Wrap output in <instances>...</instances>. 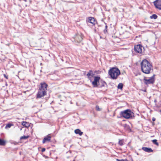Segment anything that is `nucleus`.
<instances>
[{
  "instance_id": "nucleus-1",
  "label": "nucleus",
  "mask_w": 161,
  "mask_h": 161,
  "mask_svg": "<svg viewBox=\"0 0 161 161\" xmlns=\"http://www.w3.org/2000/svg\"><path fill=\"white\" fill-rule=\"evenodd\" d=\"M142 71L146 74H149L153 70V66L149 62L147 59L142 60L141 63Z\"/></svg>"
},
{
  "instance_id": "nucleus-2",
  "label": "nucleus",
  "mask_w": 161,
  "mask_h": 161,
  "mask_svg": "<svg viewBox=\"0 0 161 161\" xmlns=\"http://www.w3.org/2000/svg\"><path fill=\"white\" fill-rule=\"evenodd\" d=\"M40 86L39 87V90L37 94V97L41 98L46 95L47 90V85L44 82L40 83Z\"/></svg>"
},
{
  "instance_id": "nucleus-3",
  "label": "nucleus",
  "mask_w": 161,
  "mask_h": 161,
  "mask_svg": "<svg viewBox=\"0 0 161 161\" xmlns=\"http://www.w3.org/2000/svg\"><path fill=\"white\" fill-rule=\"evenodd\" d=\"M109 75L112 79L115 80L117 79L120 74L119 69L117 68H113L108 71Z\"/></svg>"
},
{
  "instance_id": "nucleus-4",
  "label": "nucleus",
  "mask_w": 161,
  "mask_h": 161,
  "mask_svg": "<svg viewBox=\"0 0 161 161\" xmlns=\"http://www.w3.org/2000/svg\"><path fill=\"white\" fill-rule=\"evenodd\" d=\"M120 114L121 116L125 119H129L132 117L134 113L130 110L127 109L120 112Z\"/></svg>"
},
{
  "instance_id": "nucleus-5",
  "label": "nucleus",
  "mask_w": 161,
  "mask_h": 161,
  "mask_svg": "<svg viewBox=\"0 0 161 161\" xmlns=\"http://www.w3.org/2000/svg\"><path fill=\"white\" fill-rule=\"evenodd\" d=\"M155 75H153L152 76L147 79V78L145 77L143 80L144 83L146 85L150 84H153L155 82Z\"/></svg>"
},
{
  "instance_id": "nucleus-6",
  "label": "nucleus",
  "mask_w": 161,
  "mask_h": 161,
  "mask_svg": "<svg viewBox=\"0 0 161 161\" xmlns=\"http://www.w3.org/2000/svg\"><path fill=\"white\" fill-rule=\"evenodd\" d=\"M82 37V34L80 33L76 34L74 37L75 42L78 43L80 42L83 39Z\"/></svg>"
},
{
  "instance_id": "nucleus-7",
  "label": "nucleus",
  "mask_w": 161,
  "mask_h": 161,
  "mask_svg": "<svg viewBox=\"0 0 161 161\" xmlns=\"http://www.w3.org/2000/svg\"><path fill=\"white\" fill-rule=\"evenodd\" d=\"M94 80L92 82V84L94 87H97L99 86V85L97 84L99 81L100 79V77L98 76H94Z\"/></svg>"
},
{
  "instance_id": "nucleus-8",
  "label": "nucleus",
  "mask_w": 161,
  "mask_h": 161,
  "mask_svg": "<svg viewBox=\"0 0 161 161\" xmlns=\"http://www.w3.org/2000/svg\"><path fill=\"white\" fill-rule=\"evenodd\" d=\"M144 47L141 45H138L135 46L134 50L136 52L141 53H142Z\"/></svg>"
},
{
  "instance_id": "nucleus-9",
  "label": "nucleus",
  "mask_w": 161,
  "mask_h": 161,
  "mask_svg": "<svg viewBox=\"0 0 161 161\" xmlns=\"http://www.w3.org/2000/svg\"><path fill=\"white\" fill-rule=\"evenodd\" d=\"M51 137L50 134H48L47 136H45L44 138L43 141V143H45L46 142H50Z\"/></svg>"
},
{
  "instance_id": "nucleus-10",
  "label": "nucleus",
  "mask_w": 161,
  "mask_h": 161,
  "mask_svg": "<svg viewBox=\"0 0 161 161\" xmlns=\"http://www.w3.org/2000/svg\"><path fill=\"white\" fill-rule=\"evenodd\" d=\"M154 4L157 8L161 10V0L156 1L154 2Z\"/></svg>"
},
{
  "instance_id": "nucleus-11",
  "label": "nucleus",
  "mask_w": 161,
  "mask_h": 161,
  "mask_svg": "<svg viewBox=\"0 0 161 161\" xmlns=\"http://www.w3.org/2000/svg\"><path fill=\"white\" fill-rule=\"evenodd\" d=\"M142 149L146 152L148 153H150L153 152V150L150 148H148L146 147H143L142 148Z\"/></svg>"
},
{
  "instance_id": "nucleus-12",
  "label": "nucleus",
  "mask_w": 161,
  "mask_h": 161,
  "mask_svg": "<svg viewBox=\"0 0 161 161\" xmlns=\"http://www.w3.org/2000/svg\"><path fill=\"white\" fill-rule=\"evenodd\" d=\"M88 22L93 24V25H95L96 22L94 18L92 17H89L88 19Z\"/></svg>"
},
{
  "instance_id": "nucleus-13",
  "label": "nucleus",
  "mask_w": 161,
  "mask_h": 161,
  "mask_svg": "<svg viewBox=\"0 0 161 161\" xmlns=\"http://www.w3.org/2000/svg\"><path fill=\"white\" fill-rule=\"evenodd\" d=\"M75 132L76 134H78L80 136H81L83 134V132H81L80 130L79 129H77L75 130Z\"/></svg>"
},
{
  "instance_id": "nucleus-14",
  "label": "nucleus",
  "mask_w": 161,
  "mask_h": 161,
  "mask_svg": "<svg viewBox=\"0 0 161 161\" xmlns=\"http://www.w3.org/2000/svg\"><path fill=\"white\" fill-rule=\"evenodd\" d=\"M22 125L25 127H28L29 125V123L25 121L22 122Z\"/></svg>"
},
{
  "instance_id": "nucleus-15",
  "label": "nucleus",
  "mask_w": 161,
  "mask_h": 161,
  "mask_svg": "<svg viewBox=\"0 0 161 161\" xmlns=\"http://www.w3.org/2000/svg\"><path fill=\"white\" fill-rule=\"evenodd\" d=\"M5 141L0 139V146H4L5 144Z\"/></svg>"
},
{
  "instance_id": "nucleus-16",
  "label": "nucleus",
  "mask_w": 161,
  "mask_h": 161,
  "mask_svg": "<svg viewBox=\"0 0 161 161\" xmlns=\"http://www.w3.org/2000/svg\"><path fill=\"white\" fill-rule=\"evenodd\" d=\"M101 83L102 84L101 85H99V86L98 87H102L103 86H105L107 85L106 83L104 81H101Z\"/></svg>"
},
{
  "instance_id": "nucleus-17",
  "label": "nucleus",
  "mask_w": 161,
  "mask_h": 161,
  "mask_svg": "<svg viewBox=\"0 0 161 161\" xmlns=\"http://www.w3.org/2000/svg\"><path fill=\"white\" fill-rule=\"evenodd\" d=\"M29 136H21L20 138V140H21L22 139H26L27 138H28L29 137Z\"/></svg>"
},
{
  "instance_id": "nucleus-18",
  "label": "nucleus",
  "mask_w": 161,
  "mask_h": 161,
  "mask_svg": "<svg viewBox=\"0 0 161 161\" xmlns=\"http://www.w3.org/2000/svg\"><path fill=\"white\" fill-rule=\"evenodd\" d=\"M157 16L155 14H153L150 17V18L151 19H156L157 18Z\"/></svg>"
},
{
  "instance_id": "nucleus-19",
  "label": "nucleus",
  "mask_w": 161,
  "mask_h": 161,
  "mask_svg": "<svg viewBox=\"0 0 161 161\" xmlns=\"http://www.w3.org/2000/svg\"><path fill=\"white\" fill-rule=\"evenodd\" d=\"M123 84L122 83H119L117 86V88L119 89H122L123 88Z\"/></svg>"
},
{
  "instance_id": "nucleus-20",
  "label": "nucleus",
  "mask_w": 161,
  "mask_h": 161,
  "mask_svg": "<svg viewBox=\"0 0 161 161\" xmlns=\"http://www.w3.org/2000/svg\"><path fill=\"white\" fill-rule=\"evenodd\" d=\"M156 145H158V143L157 142V140H156V139H154V140H153L152 141Z\"/></svg>"
},
{
  "instance_id": "nucleus-21",
  "label": "nucleus",
  "mask_w": 161,
  "mask_h": 161,
  "mask_svg": "<svg viewBox=\"0 0 161 161\" xmlns=\"http://www.w3.org/2000/svg\"><path fill=\"white\" fill-rule=\"evenodd\" d=\"M12 125L11 124H8L6 125L5 128H10Z\"/></svg>"
},
{
  "instance_id": "nucleus-22",
  "label": "nucleus",
  "mask_w": 161,
  "mask_h": 161,
  "mask_svg": "<svg viewBox=\"0 0 161 161\" xmlns=\"http://www.w3.org/2000/svg\"><path fill=\"white\" fill-rule=\"evenodd\" d=\"M119 144L120 146H122L123 145V142L122 140H120L119 142Z\"/></svg>"
},
{
  "instance_id": "nucleus-23",
  "label": "nucleus",
  "mask_w": 161,
  "mask_h": 161,
  "mask_svg": "<svg viewBox=\"0 0 161 161\" xmlns=\"http://www.w3.org/2000/svg\"><path fill=\"white\" fill-rule=\"evenodd\" d=\"M94 77V76H89L88 77V79L90 80L91 82H92V77Z\"/></svg>"
},
{
  "instance_id": "nucleus-24",
  "label": "nucleus",
  "mask_w": 161,
  "mask_h": 161,
  "mask_svg": "<svg viewBox=\"0 0 161 161\" xmlns=\"http://www.w3.org/2000/svg\"><path fill=\"white\" fill-rule=\"evenodd\" d=\"M96 109L97 111H100L101 109L97 105L96 106Z\"/></svg>"
},
{
  "instance_id": "nucleus-25",
  "label": "nucleus",
  "mask_w": 161,
  "mask_h": 161,
  "mask_svg": "<svg viewBox=\"0 0 161 161\" xmlns=\"http://www.w3.org/2000/svg\"><path fill=\"white\" fill-rule=\"evenodd\" d=\"M107 27H108L107 25H106L105 27V30H104V32L105 33H107Z\"/></svg>"
},
{
  "instance_id": "nucleus-26",
  "label": "nucleus",
  "mask_w": 161,
  "mask_h": 161,
  "mask_svg": "<svg viewBox=\"0 0 161 161\" xmlns=\"http://www.w3.org/2000/svg\"><path fill=\"white\" fill-rule=\"evenodd\" d=\"M88 73L89 74H91V75H94V74L93 73V71L92 70H90Z\"/></svg>"
},
{
  "instance_id": "nucleus-27",
  "label": "nucleus",
  "mask_w": 161,
  "mask_h": 161,
  "mask_svg": "<svg viewBox=\"0 0 161 161\" xmlns=\"http://www.w3.org/2000/svg\"><path fill=\"white\" fill-rule=\"evenodd\" d=\"M87 76L88 77L89 76H94V75H91V74H89L88 73L87 74Z\"/></svg>"
},
{
  "instance_id": "nucleus-28",
  "label": "nucleus",
  "mask_w": 161,
  "mask_h": 161,
  "mask_svg": "<svg viewBox=\"0 0 161 161\" xmlns=\"http://www.w3.org/2000/svg\"><path fill=\"white\" fill-rule=\"evenodd\" d=\"M3 76L6 79H8V76L6 75L5 74H4Z\"/></svg>"
},
{
  "instance_id": "nucleus-29",
  "label": "nucleus",
  "mask_w": 161,
  "mask_h": 161,
  "mask_svg": "<svg viewBox=\"0 0 161 161\" xmlns=\"http://www.w3.org/2000/svg\"><path fill=\"white\" fill-rule=\"evenodd\" d=\"M116 160L118 161H125V160L123 159H117Z\"/></svg>"
},
{
  "instance_id": "nucleus-30",
  "label": "nucleus",
  "mask_w": 161,
  "mask_h": 161,
  "mask_svg": "<svg viewBox=\"0 0 161 161\" xmlns=\"http://www.w3.org/2000/svg\"><path fill=\"white\" fill-rule=\"evenodd\" d=\"M45 151V148H43L42 149V152H44Z\"/></svg>"
},
{
  "instance_id": "nucleus-31",
  "label": "nucleus",
  "mask_w": 161,
  "mask_h": 161,
  "mask_svg": "<svg viewBox=\"0 0 161 161\" xmlns=\"http://www.w3.org/2000/svg\"><path fill=\"white\" fill-rule=\"evenodd\" d=\"M152 120L153 121H155V119L154 118H153L152 119Z\"/></svg>"
},
{
  "instance_id": "nucleus-32",
  "label": "nucleus",
  "mask_w": 161,
  "mask_h": 161,
  "mask_svg": "<svg viewBox=\"0 0 161 161\" xmlns=\"http://www.w3.org/2000/svg\"><path fill=\"white\" fill-rule=\"evenodd\" d=\"M156 102H157V101H156V100H154V102H155V103H156Z\"/></svg>"
},
{
  "instance_id": "nucleus-33",
  "label": "nucleus",
  "mask_w": 161,
  "mask_h": 161,
  "mask_svg": "<svg viewBox=\"0 0 161 161\" xmlns=\"http://www.w3.org/2000/svg\"><path fill=\"white\" fill-rule=\"evenodd\" d=\"M82 1H84L85 0H81Z\"/></svg>"
},
{
  "instance_id": "nucleus-34",
  "label": "nucleus",
  "mask_w": 161,
  "mask_h": 161,
  "mask_svg": "<svg viewBox=\"0 0 161 161\" xmlns=\"http://www.w3.org/2000/svg\"><path fill=\"white\" fill-rule=\"evenodd\" d=\"M160 112H161V109L160 110Z\"/></svg>"
}]
</instances>
